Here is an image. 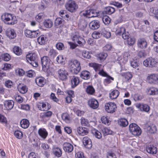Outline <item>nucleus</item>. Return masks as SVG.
Segmentation results:
<instances>
[{"mask_svg":"<svg viewBox=\"0 0 158 158\" xmlns=\"http://www.w3.org/2000/svg\"><path fill=\"white\" fill-rule=\"evenodd\" d=\"M102 131L104 136L106 135H108L111 134L112 131L106 127H104L102 129Z\"/></svg>","mask_w":158,"mask_h":158,"instance_id":"obj_46","label":"nucleus"},{"mask_svg":"<svg viewBox=\"0 0 158 158\" xmlns=\"http://www.w3.org/2000/svg\"><path fill=\"white\" fill-rule=\"evenodd\" d=\"M65 7L68 11L72 12H75L78 8L77 5L72 0H69L66 3Z\"/></svg>","mask_w":158,"mask_h":158,"instance_id":"obj_6","label":"nucleus"},{"mask_svg":"<svg viewBox=\"0 0 158 158\" xmlns=\"http://www.w3.org/2000/svg\"><path fill=\"white\" fill-rule=\"evenodd\" d=\"M102 20L105 24H108L110 22V19L108 16L104 15L102 18Z\"/></svg>","mask_w":158,"mask_h":158,"instance_id":"obj_48","label":"nucleus"},{"mask_svg":"<svg viewBox=\"0 0 158 158\" xmlns=\"http://www.w3.org/2000/svg\"><path fill=\"white\" fill-rule=\"evenodd\" d=\"M102 35L101 33L99 32L94 31L92 35V37L94 39H98L101 37Z\"/></svg>","mask_w":158,"mask_h":158,"instance_id":"obj_49","label":"nucleus"},{"mask_svg":"<svg viewBox=\"0 0 158 158\" xmlns=\"http://www.w3.org/2000/svg\"><path fill=\"white\" fill-rule=\"evenodd\" d=\"M20 123L21 127L24 129L27 128L29 125L28 120L25 119H22Z\"/></svg>","mask_w":158,"mask_h":158,"instance_id":"obj_35","label":"nucleus"},{"mask_svg":"<svg viewBox=\"0 0 158 158\" xmlns=\"http://www.w3.org/2000/svg\"><path fill=\"white\" fill-rule=\"evenodd\" d=\"M89 65L90 67H93L96 72L99 71L98 74L100 75L103 77H106L108 75L107 73L102 69L101 70L102 66L101 64L95 63H89Z\"/></svg>","mask_w":158,"mask_h":158,"instance_id":"obj_3","label":"nucleus"},{"mask_svg":"<svg viewBox=\"0 0 158 158\" xmlns=\"http://www.w3.org/2000/svg\"><path fill=\"white\" fill-rule=\"evenodd\" d=\"M105 110L108 113H113L116 110L117 107L114 102H109L105 105Z\"/></svg>","mask_w":158,"mask_h":158,"instance_id":"obj_7","label":"nucleus"},{"mask_svg":"<svg viewBox=\"0 0 158 158\" xmlns=\"http://www.w3.org/2000/svg\"><path fill=\"white\" fill-rule=\"evenodd\" d=\"M91 132L93 136L97 139H100L102 137L101 133L95 129H92Z\"/></svg>","mask_w":158,"mask_h":158,"instance_id":"obj_31","label":"nucleus"},{"mask_svg":"<svg viewBox=\"0 0 158 158\" xmlns=\"http://www.w3.org/2000/svg\"><path fill=\"white\" fill-rule=\"evenodd\" d=\"M107 54L104 52L100 53L98 55V58L101 60L103 61L107 57Z\"/></svg>","mask_w":158,"mask_h":158,"instance_id":"obj_56","label":"nucleus"},{"mask_svg":"<svg viewBox=\"0 0 158 158\" xmlns=\"http://www.w3.org/2000/svg\"><path fill=\"white\" fill-rule=\"evenodd\" d=\"M40 105L38 106V108H39V110H42V111H44L48 110L49 109L48 108H47L46 104L44 103H40Z\"/></svg>","mask_w":158,"mask_h":158,"instance_id":"obj_59","label":"nucleus"},{"mask_svg":"<svg viewBox=\"0 0 158 158\" xmlns=\"http://www.w3.org/2000/svg\"><path fill=\"white\" fill-rule=\"evenodd\" d=\"M41 60L43 69L45 70L49 69L51 60L49 57L47 56H43L41 58Z\"/></svg>","mask_w":158,"mask_h":158,"instance_id":"obj_8","label":"nucleus"},{"mask_svg":"<svg viewBox=\"0 0 158 158\" xmlns=\"http://www.w3.org/2000/svg\"><path fill=\"white\" fill-rule=\"evenodd\" d=\"M63 148L64 151L68 153L72 152L73 149V145L68 142H65L63 144Z\"/></svg>","mask_w":158,"mask_h":158,"instance_id":"obj_14","label":"nucleus"},{"mask_svg":"<svg viewBox=\"0 0 158 158\" xmlns=\"http://www.w3.org/2000/svg\"><path fill=\"white\" fill-rule=\"evenodd\" d=\"M1 19L2 21L8 25H14L17 23L15 17L12 14L3 13L1 16Z\"/></svg>","mask_w":158,"mask_h":158,"instance_id":"obj_1","label":"nucleus"},{"mask_svg":"<svg viewBox=\"0 0 158 158\" xmlns=\"http://www.w3.org/2000/svg\"><path fill=\"white\" fill-rule=\"evenodd\" d=\"M129 129L132 134L134 135H139L141 132L140 128L136 124L134 123L130 124Z\"/></svg>","mask_w":158,"mask_h":158,"instance_id":"obj_4","label":"nucleus"},{"mask_svg":"<svg viewBox=\"0 0 158 158\" xmlns=\"http://www.w3.org/2000/svg\"><path fill=\"white\" fill-rule=\"evenodd\" d=\"M90 73L87 71H83L81 73L80 77L83 79L87 80L90 77Z\"/></svg>","mask_w":158,"mask_h":158,"instance_id":"obj_33","label":"nucleus"},{"mask_svg":"<svg viewBox=\"0 0 158 158\" xmlns=\"http://www.w3.org/2000/svg\"><path fill=\"white\" fill-rule=\"evenodd\" d=\"M122 76L125 78L126 81H128L131 79L132 77V75L130 72H127L125 73H121Z\"/></svg>","mask_w":158,"mask_h":158,"instance_id":"obj_40","label":"nucleus"},{"mask_svg":"<svg viewBox=\"0 0 158 158\" xmlns=\"http://www.w3.org/2000/svg\"><path fill=\"white\" fill-rule=\"evenodd\" d=\"M119 94V92L118 90H114L110 94V97L112 99H116L118 96Z\"/></svg>","mask_w":158,"mask_h":158,"instance_id":"obj_32","label":"nucleus"},{"mask_svg":"<svg viewBox=\"0 0 158 158\" xmlns=\"http://www.w3.org/2000/svg\"><path fill=\"white\" fill-rule=\"evenodd\" d=\"M2 60L5 61H9L11 57L10 55L8 53H5L2 55Z\"/></svg>","mask_w":158,"mask_h":158,"instance_id":"obj_54","label":"nucleus"},{"mask_svg":"<svg viewBox=\"0 0 158 158\" xmlns=\"http://www.w3.org/2000/svg\"><path fill=\"white\" fill-rule=\"evenodd\" d=\"M88 104L91 107L94 109L97 108L99 106L98 101L94 98H92L89 100Z\"/></svg>","mask_w":158,"mask_h":158,"instance_id":"obj_19","label":"nucleus"},{"mask_svg":"<svg viewBox=\"0 0 158 158\" xmlns=\"http://www.w3.org/2000/svg\"><path fill=\"white\" fill-rule=\"evenodd\" d=\"M127 40V44L129 45H133L135 42V39L133 38L129 37Z\"/></svg>","mask_w":158,"mask_h":158,"instance_id":"obj_57","label":"nucleus"},{"mask_svg":"<svg viewBox=\"0 0 158 158\" xmlns=\"http://www.w3.org/2000/svg\"><path fill=\"white\" fill-rule=\"evenodd\" d=\"M54 154L57 157H60L62 155L61 150L58 148H55L53 149Z\"/></svg>","mask_w":158,"mask_h":158,"instance_id":"obj_41","label":"nucleus"},{"mask_svg":"<svg viewBox=\"0 0 158 158\" xmlns=\"http://www.w3.org/2000/svg\"><path fill=\"white\" fill-rule=\"evenodd\" d=\"M86 92L89 94H93L95 92V90L92 86H89L86 89Z\"/></svg>","mask_w":158,"mask_h":158,"instance_id":"obj_50","label":"nucleus"},{"mask_svg":"<svg viewBox=\"0 0 158 158\" xmlns=\"http://www.w3.org/2000/svg\"><path fill=\"white\" fill-rule=\"evenodd\" d=\"M107 158H117L116 155L111 152H108L106 155Z\"/></svg>","mask_w":158,"mask_h":158,"instance_id":"obj_64","label":"nucleus"},{"mask_svg":"<svg viewBox=\"0 0 158 158\" xmlns=\"http://www.w3.org/2000/svg\"><path fill=\"white\" fill-rule=\"evenodd\" d=\"M125 31H126V29L124 27H118L117 28L116 33L117 35H122L123 33Z\"/></svg>","mask_w":158,"mask_h":158,"instance_id":"obj_45","label":"nucleus"},{"mask_svg":"<svg viewBox=\"0 0 158 158\" xmlns=\"http://www.w3.org/2000/svg\"><path fill=\"white\" fill-rule=\"evenodd\" d=\"M89 26L91 29L93 30H96L99 27L100 23L98 21L94 20L90 23Z\"/></svg>","mask_w":158,"mask_h":158,"instance_id":"obj_18","label":"nucleus"},{"mask_svg":"<svg viewBox=\"0 0 158 158\" xmlns=\"http://www.w3.org/2000/svg\"><path fill=\"white\" fill-rule=\"evenodd\" d=\"M13 52L17 56H20L22 54L21 49L18 46H15L13 48Z\"/></svg>","mask_w":158,"mask_h":158,"instance_id":"obj_37","label":"nucleus"},{"mask_svg":"<svg viewBox=\"0 0 158 158\" xmlns=\"http://www.w3.org/2000/svg\"><path fill=\"white\" fill-rule=\"evenodd\" d=\"M65 60V59L62 55H59L56 58V61L59 64H64Z\"/></svg>","mask_w":158,"mask_h":158,"instance_id":"obj_47","label":"nucleus"},{"mask_svg":"<svg viewBox=\"0 0 158 158\" xmlns=\"http://www.w3.org/2000/svg\"><path fill=\"white\" fill-rule=\"evenodd\" d=\"M14 135L15 137L18 139H21L23 136V134L20 131L17 130L15 131Z\"/></svg>","mask_w":158,"mask_h":158,"instance_id":"obj_58","label":"nucleus"},{"mask_svg":"<svg viewBox=\"0 0 158 158\" xmlns=\"http://www.w3.org/2000/svg\"><path fill=\"white\" fill-rule=\"evenodd\" d=\"M72 40L75 43H77L80 46L84 45L85 43V40L78 34L74 35L72 38Z\"/></svg>","mask_w":158,"mask_h":158,"instance_id":"obj_9","label":"nucleus"},{"mask_svg":"<svg viewBox=\"0 0 158 158\" xmlns=\"http://www.w3.org/2000/svg\"><path fill=\"white\" fill-rule=\"evenodd\" d=\"M44 17V16L43 14L42 13H40L36 16L35 19L37 21L40 22L42 21Z\"/></svg>","mask_w":158,"mask_h":158,"instance_id":"obj_62","label":"nucleus"},{"mask_svg":"<svg viewBox=\"0 0 158 158\" xmlns=\"http://www.w3.org/2000/svg\"><path fill=\"white\" fill-rule=\"evenodd\" d=\"M82 56L85 58L89 59L91 57L90 54L87 51H84L82 53Z\"/></svg>","mask_w":158,"mask_h":158,"instance_id":"obj_60","label":"nucleus"},{"mask_svg":"<svg viewBox=\"0 0 158 158\" xmlns=\"http://www.w3.org/2000/svg\"><path fill=\"white\" fill-rule=\"evenodd\" d=\"M79 78L77 77L73 76L71 79V83L72 87L74 88L76 87L79 84Z\"/></svg>","mask_w":158,"mask_h":158,"instance_id":"obj_29","label":"nucleus"},{"mask_svg":"<svg viewBox=\"0 0 158 158\" xmlns=\"http://www.w3.org/2000/svg\"><path fill=\"white\" fill-rule=\"evenodd\" d=\"M46 37L44 35H41L37 38L38 43L40 45L45 44L47 41Z\"/></svg>","mask_w":158,"mask_h":158,"instance_id":"obj_28","label":"nucleus"},{"mask_svg":"<svg viewBox=\"0 0 158 158\" xmlns=\"http://www.w3.org/2000/svg\"><path fill=\"white\" fill-rule=\"evenodd\" d=\"M64 21L63 19L60 18H58L56 19L55 21V24L56 26L61 24Z\"/></svg>","mask_w":158,"mask_h":158,"instance_id":"obj_63","label":"nucleus"},{"mask_svg":"<svg viewBox=\"0 0 158 158\" xmlns=\"http://www.w3.org/2000/svg\"><path fill=\"white\" fill-rule=\"evenodd\" d=\"M101 120L102 123L107 125H109V120L105 116L102 117Z\"/></svg>","mask_w":158,"mask_h":158,"instance_id":"obj_52","label":"nucleus"},{"mask_svg":"<svg viewBox=\"0 0 158 158\" xmlns=\"http://www.w3.org/2000/svg\"><path fill=\"white\" fill-rule=\"evenodd\" d=\"M77 131L80 135L84 136L88 134L89 132V130L86 127H80L77 128Z\"/></svg>","mask_w":158,"mask_h":158,"instance_id":"obj_20","label":"nucleus"},{"mask_svg":"<svg viewBox=\"0 0 158 158\" xmlns=\"http://www.w3.org/2000/svg\"><path fill=\"white\" fill-rule=\"evenodd\" d=\"M115 8L114 7L108 6L106 8L105 11L106 14L111 15L113 13L115 12Z\"/></svg>","mask_w":158,"mask_h":158,"instance_id":"obj_39","label":"nucleus"},{"mask_svg":"<svg viewBox=\"0 0 158 158\" xmlns=\"http://www.w3.org/2000/svg\"><path fill=\"white\" fill-rule=\"evenodd\" d=\"M147 131L149 134H153L156 131V126L154 124H150L147 127Z\"/></svg>","mask_w":158,"mask_h":158,"instance_id":"obj_23","label":"nucleus"},{"mask_svg":"<svg viewBox=\"0 0 158 158\" xmlns=\"http://www.w3.org/2000/svg\"><path fill=\"white\" fill-rule=\"evenodd\" d=\"M35 81L36 84L40 87L43 86L45 82L44 78L42 77L36 78Z\"/></svg>","mask_w":158,"mask_h":158,"instance_id":"obj_27","label":"nucleus"},{"mask_svg":"<svg viewBox=\"0 0 158 158\" xmlns=\"http://www.w3.org/2000/svg\"><path fill=\"white\" fill-rule=\"evenodd\" d=\"M56 47L59 50H63L64 48V44L61 42H58L56 44Z\"/></svg>","mask_w":158,"mask_h":158,"instance_id":"obj_61","label":"nucleus"},{"mask_svg":"<svg viewBox=\"0 0 158 158\" xmlns=\"http://www.w3.org/2000/svg\"><path fill=\"white\" fill-rule=\"evenodd\" d=\"M147 152L150 153L156 154L157 152V149L156 147L153 145H151L147 148Z\"/></svg>","mask_w":158,"mask_h":158,"instance_id":"obj_30","label":"nucleus"},{"mask_svg":"<svg viewBox=\"0 0 158 158\" xmlns=\"http://www.w3.org/2000/svg\"><path fill=\"white\" fill-rule=\"evenodd\" d=\"M69 66L70 70L72 69L75 68L76 66H77V69H76V72H77V71H78L80 68V63L77 60H72L69 61L68 63Z\"/></svg>","mask_w":158,"mask_h":158,"instance_id":"obj_11","label":"nucleus"},{"mask_svg":"<svg viewBox=\"0 0 158 158\" xmlns=\"http://www.w3.org/2000/svg\"><path fill=\"white\" fill-rule=\"evenodd\" d=\"M6 34L7 36L11 39L15 38L16 36V33L15 31L13 29H8L6 31Z\"/></svg>","mask_w":158,"mask_h":158,"instance_id":"obj_21","label":"nucleus"},{"mask_svg":"<svg viewBox=\"0 0 158 158\" xmlns=\"http://www.w3.org/2000/svg\"><path fill=\"white\" fill-rule=\"evenodd\" d=\"M18 89L19 92L23 94L26 93L27 91V86L23 84H19L18 85Z\"/></svg>","mask_w":158,"mask_h":158,"instance_id":"obj_24","label":"nucleus"},{"mask_svg":"<svg viewBox=\"0 0 158 158\" xmlns=\"http://www.w3.org/2000/svg\"><path fill=\"white\" fill-rule=\"evenodd\" d=\"M136 107L141 111L148 112L150 110V107L146 104L139 103L136 105Z\"/></svg>","mask_w":158,"mask_h":158,"instance_id":"obj_15","label":"nucleus"},{"mask_svg":"<svg viewBox=\"0 0 158 158\" xmlns=\"http://www.w3.org/2000/svg\"><path fill=\"white\" fill-rule=\"evenodd\" d=\"M137 44L138 47L141 49L145 48L147 45V41L144 38H139L138 39Z\"/></svg>","mask_w":158,"mask_h":158,"instance_id":"obj_13","label":"nucleus"},{"mask_svg":"<svg viewBox=\"0 0 158 158\" xmlns=\"http://www.w3.org/2000/svg\"><path fill=\"white\" fill-rule=\"evenodd\" d=\"M131 66L134 68H137L138 66V64L137 60L134 59H133L130 62Z\"/></svg>","mask_w":158,"mask_h":158,"instance_id":"obj_53","label":"nucleus"},{"mask_svg":"<svg viewBox=\"0 0 158 158\" xmlns=\"http://www.w3.org/2000/svg\"><path fill=\"white\" fill-rule=\"evenodd\" d=\"M101 34L105 37L107 39L109 38L111 36L110 32L105 29H103L102 30Z\"/></svg>","mask_w":158,"mask_h":158,"instance_id":"obj_43","label":"nucleus"},{"mask_svg":"<svg viewBox=\"0 0 158 158\" xmlns=\"http://www.w3.org/2000/svg\"><path fill=\"white\" fill-rule=\"evenodd\" d=\"M147 89L148 93L150 95H154L158 94V90L156 88L152 87Z\"/></svg>","mask_w":158,"mask_h":158,"instance_id":"obj_34","label":"nucleus"},{"mask_svg":"<svg viewBox=\"0 0 158 158\" xmlns=\"http://www.w3.org/2000/svg\"><path fill=\"white\" fill-rule=\"evenodd\" d=\"M94 10L91 9L87 10L85 11H83L81 12V15L88 18H92L91 16L93 14Z\"/></svg>","mask_w":158,"mask_h":158,"instance_id":"obj_25","label":"nucleus"},{"mask_svg":"<svg viewBox=\"0 0 158 158\" xmlns=\"http://www.w3.org/2000/svg\"><path fill=\"white\" fill-rule=\"evenodd\" d=\"M59 15L62 18L65 19L69 18V15L67 14L65 10H61L59 12Z\"/></svg>","mask_w":158,"mask_h":158,"instance_id":"obj_44","label":"nucleus"},{"mask_svg":"<svg viewBox=\"0 0 158 158\" xmlns=\"http://www.w3.org/2000/svg\"><path fill=\"white\" fill-rule=\"evenodd\" d=\"M118 124L120 126L125 127L128 125V122L126 119L121 118L118 121Z\"/></svg>","mask_w":158,"mask_h":158,"instance_id":"obj_38","label":"nucleus"},{"mask_svg":"<svg viewBox=\"0 0 158 158\" xmlns=\"http://www.w3.org/2000/svg\"><path fill=\"white\" fill-rule=\"evenodd\" d=\"M157 62L154 58L149 57L145 60L143 62V65L147 67L152 68L157 66Z\"/></svg>","mask_w":158,"mask_h":158,"instance_id":"obj_5","label":"nucleus"},{"mask_svg":"<svg viewBox=\"0 0 158 158\" xmlns=\"http://www.w3.org/2000/svg\"><path fill=\"white\" fill-rule=\"evenodd\" d=\"M147 80L150 83H155L158 82V75L156 74H148Z\"/></svg>","mask_w":158,"mask_h":158,"instance_id":"obj_12","label":"nucleus"},{"mask_svg":"<svg viewBox=\"0 0 158 158\" xmlns=\"http://www.w3.org/2000/svg\"><path fill=\"white\" fill-rule=\"evenodd\" d=\"M143 98V96L142 94H135L134 95V99L135 101L141 100Z\"/></svg>","mask_w":158,"mask_h":158,"instance_id":"obj_51","label":"nucleus"},{"mask_svg":"<svg viewBox=\"0 0 158 158\" xmlns=\"http://www.w3.org/2000/svg\"><path fill=\"white\" fill-rule=\"evenodd\" d=\"M44 25L46 28H51L53 25V22L51 19H47L44 21Z\"/></svg>","mask_w":158,"mask_h":158,"instance_id":"obj_36","label":"nucleus"},{"mask_svg":"<svg viewBox=\"0 0 158 158\" xmlns=\"http://www.w3.org/2000/svg\"><path fill=\"white\" fill-rule=\"evenodd\" d=\"M87 23L83 19H80L78 24V27L79 29L82 31H85L87 27Z\"/></svg>","mask_w":158,"mask_h":158,"instance_id":"obj_16","label":"nucleus"},{"mask_svg":"<svg viewBox=\"0 0 158 158\" xmlns=\"http://www.w3.org/2000/svg\"><path fill=\"white\" fill-rule=\"evenodd\" d=\"M4 106L7 110H10L14 106V102L12 100L6 101L4 102Z\"/></svg>","mask_w":158,"mask_h":158,"instance_id":"obj_22","label":"nucleus"},{"mask_svg":"<svg viewBox=\"0 0 158 158\" xmlns=\"http://www.w3.org/2000/svg\"><path fill=\"white\" fill-rule=\"evenodd\" d=\"M38 132L40 136L44 139H45L48 135V132L44 128H40L38 130Z\"/></svg>","mask_w":158,"mask_h":158,"instance_id":"obj_26","label":"nucleus"},{"mask_svg":"<svg viewBox=\"0 0 158 158\" xmlns=\"http://www.w3.org/2000/svg\"><path fill=\"white\" fill-rule=\"evenodd\" d=\"M40 35L39 30L32 31L31 38L36 37Z\"/></svg>","mask_w":158,"mask_h":158,"instance_id":"obj_55","label":"nucleus"},{"mask_svg":"<svg viewBox=\"0 0 158 158\" xmlns=\"http://www.w3.org/2000/svg\"><path fill=\"white\" fill-rule=\"evenodd\" d=\"M62 118L67 123H69L71 120V118L69 115L66 113L63 114Z\"/></svg>","mask_w":158,"mask_h":158,"instance_id":"obj_42","label":"nucleus"},{"mask_svg":"<svg viewBox=\"0 0 158 158\" xmlns=\"http://www.w3.org/2000/svg\"><path fill=\"white\" fill-rule=\"evenodd\" d=\"M83 143L86 148L90 149L92 147L91 140L87 137H85L83 139Z\"/></svg>","mask_w":158,"mask_h":158,"instance_id":"obj_17","label":"nucleus"},{"mask_svg":"<svg viewBox=\"0 0 158 158\" xmlns=\"http://www.w3.org/2000/svg\"><path fill=\"white\" fill-rule=\"evenodd\" d=\"M26 60L33 67L38 66V56L35 53L31 52L27 54L26 56Z\"/></svg>","mask_w":158,"mask_h":158,"instance_id":"obj_2","label":"nucleus"},{"mask_svg":"<svg viewBox=\"0 0 158 158\" xmlns=\"http://www.w3.org/2000/svg\"><path fill=\"white\" fill-rule=\"evenodd\" d=\"M59 78L62 80H64L67 78L68 73L64 68L59 69L58 71Z\"/></svg>","mask_w":158,"mask_h":158,"instance_id":"obj_10","label":"nucleus"}]
</instances>
